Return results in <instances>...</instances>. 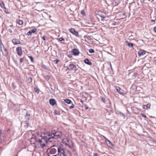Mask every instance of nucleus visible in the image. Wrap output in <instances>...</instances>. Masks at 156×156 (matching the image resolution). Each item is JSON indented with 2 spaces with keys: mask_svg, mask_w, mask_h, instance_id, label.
I'll return each mask as SVG.
<instances>
[{
  "mask_svg": "<svg viewBox=\"0 0 156 156\" xmlns=\"http://www.w3.org/2000/svg\"><path fill=\"white\" fill-rule=\"evenodd\" d=\"M44 136H43L42 135L40 136V138L31 139V140H36V141L33 143L35 145L36 147H44L45 146V144L44 143V142L46 143L48 141L52 142L54 141V140L55 139L51 132L44 133Z\"/></svg>",
  "mask_w": 156,
  "mask_h": 156,
  "instance_id": "1",
  "label": "nucleus"
},
{
  "mask_svg": "<svg viewBox=\"0 0 156 156\" xmlns=\"http://www.w3.org/2000/svg\"><path fill=\"white\" fill-rule=\"evenodd\" d=\"M62 142L63 144L68 147L70 148H72L73 147V145L72 141L68 138L62 139Z\"/></svg>",
  "mask_w": 156,
  "mask_h": 156,
  "instance_id": "2",
  "label": "nucleus"
},
{
  "mask_svg": "<svg viewBox=\"0 0 156 156\" xmlns=\"http://www.w3.org/2000/svg\"><path fill=\"white\" fill-rule=\"evenodd\" d=\"M67 69L68 70L70 71L73 70L75 71H76L78 70L76 66L72 63L69 64L67 67Z\"/></svg>",
  "mask_w": 156,
  "mask_h": 156,
  "instance_id": "3",
  "label": "nucleus"
},
{
  "mask_svg": "<svg viewBox=\"0 0 156 156\" xmlns=\"http://www.w3.org/2000/svg\"><path fill=\"white\" fill-rule=\"evenodd\" d=\"M51 133L55 139L60 138L61 137L62 135V133L60 131H57L53 133Z\"/></svg>",
  "mask_w": 156,
  "mask_h": 156,
  "instance_id": "4",
  "label": "nucleus"
},
{
  "mask_svg": "<svg viewBox=\"0 0 156 156\" xmlns=\"http://www.w3.org/2000/svg\"><path fill=\"white\" fill-rule=\"evenodd\" d=\"M3 47H1V50L3 54V55L5 56H7L8 55V52L7 49L4 47V45H2Z\"/></svg>",
  "mask_w": 156,
  "mask_h": 156,
  "instance_id": "5",
  "label": "nucleus"
},
{
  "mask_svg": "<svg viewBox=\"0 0 156 156\" xmlns=\"http://www.w3.org/2000/svg\"><path fill=\"white\" fill-rule=\"evenodd\" d=\"M116 89L118 92L120 94L123 95L125 94V93L124 92L123 90L119 87H116Z\"/></svg>",
  "mask_w": 156,
  "mask_h": 156,
  "instance_id": "6",
  "label": "nucleus"
},
{
  "mask_svg": "<svg viewBox=\"0 0 156 156\" xmlns=\"http://www.w3.org/2000/svg\"><path fill=\"white\" fill-rule=\"evenodd\" d=\"M16 50L18 55L19 56H21L23 53L21 48L20 47H18L16 48Z\"/></svg>",
  "mask_w": 156,
  "mask_h": 156,
  "instance_id": "7",
  "label": "nucleus"
},
{
  "mask_svg": "<svg viewBox=\"0 0 156 156\" xmlns=\"http://www.w3.org/2000/svg\"><path fill=\"white\" fill-rule=\"evenodd\" d=\"M73 53L75 55H79V52L78 49L74 48L73 50Z\"/></svg>",
  "mask_w": 156,
  "mask_h": 156,
  "instance_id": "8",
  "label": "nucleus"
},
{
  "mask_svg": "<svg viewBox=\"0 0 156 156\" xmlns=\"http://www.w3.org/2000/svg\"><path fill=\"white\" fill-rule=\"evenodd\" d=\"M138 54L139 56L143 55L145 54V52L144 50H139L138 52Z\"/></svg>",
  "mask_w": 156,
  "mask_h": 156,
  "instance_id": "9",
  "label": "nucleus"
},
{
  "mask_svg": "<svg viewBox=\"0 0 156 156\" xmlns=\"http://www.w3.org/2000/svg\"><path fill=\"white\" fill-rule=\"evenodd\" d=\"M12 42L14 44H19L20 43L19 40L16 39H13Z\"/></svg>",
  "mask_w": 156,
  "mask_h": 156,
  "instance_id": "10",
  "label": "nucleus"
},
{
  "mask_svg": "<svg viewBox=\"0 0 156 156\" xmlns=\"http://www.w3.org/2000/svg\"><path fill=\"white\" fill-rule=\"evenodd\" d=\"M50 104L52 105H54L55 103V101L54 99H51L49 100Z\"/></svg>",
  "mask_w": 156,
  "mask_h": 156,
  "instance_id": "11",
  "label": "nucleus"
},
{
  "mask_svg": "<svg viewBox=\"0 0 156 156\" xmlns=\"http://www.w3.org/2000/svg\"><path fill=\"white\" fill-rule=\"evenodd\" d=\"M126 44L130 48H133V43H129L127 41H126Z\"/></svg>",
  "mask_w": 156,
  "mask_h": 156,
  "instance_id": "12",
  "label": "nucleus"
},
{
  "mask_svg": "<svg viewBox=\"0 0 156 156\" xmlns=\"http://www.w3.org/2000/svg\"><path fill=\"white\" fill-rule=\"evenodd\" d=\"M84 62L88 65H91V62L87 58H86L85 59Z\"/></svg>",
  "mask_w": 156,
  "mask_h": 156,
  "instance_id": "13",
  "label": "nucleus"
},
{
  "mask_svg": "<svg viewBox=\"0 0 156 156\" xmlns=\"http://www.w3.org/2000/svg\"><path fill=\"white\" fill-rule=\"evenodd\" d=\"M150 106V105L149 104H148L146 105H144L143 106V108L147 109L148 108H149Z\"/></svg>",
  "mask_w": 156,
  "mask_h": 156,
  "instance_id": "14",
  "label": "nucleus"
},
{
  "mask_svg": "<svg viewBox=\"0 0 156 156\" xmlns=\"http://www.w3.org/2000/svg\"><path fill=\"white\" fill-rule=\"evenodd\" d=\"M98 14L101 17H105L106 14L105 13H103L101 14L100 12H99Z\"/></svg>",
  "mask_w": 156,
  "mask_h": 156,
  "instance_id": "15",
  "label": "nucleus"
},
{
  "mask_svg": "<svg viewBox=\"0 0 156 156\" xmlns=\"http://www.w3.org/2000/svg\"><path fill=\"white\" fill-rule=\"evenodd\" d=\"M17 23L20 25H21L23 24V22L22 20H18Z\"/></svg>",
  "mask_w": 156,
  "mask_h": 156,
  "instance_id": "16",
  "label": "nucleus"
},
{
  "mask_svg": "<svg viewBox=\"0 0 156 156\" xmlns=\"http://www.w3.org/2000/svg\"><path fill=\"white\" fill-rule=\"evenodd\" d=\"M75 31V30L73 28H71L69 30V31L73 34Z\"/></svg>",
  "mask_w": 156,
  "mask_h": 156,
  "instance_id": "17",
  "label": "nucleus"
},
{
  "mask_svg": "<svg viewBox=\"0 0 156 156\" xmlns=\"http://www.w3.org/2000/svg\"><path fill=\"white\" fill-rule=\"evenodd\" d=\"M65 101L66 103L68 104H70L72 102L71 100L69 99H65Z\"/></svg>",
  "mask_w": 156,
  "mask_h": 156,
  "instance_id": "18",
  "label": "nucleus"
},
{
  "mask_svg": "<svg viewBox=\"0 0 156 156\" xmlns=\"http://www.w3.org/2000/svg\"><path fill=\"white\" fill-rule=\"evenodd\" d=\"M74 35H75L76 36L78 37L79 36V34L78 32L76 31L73 34Z\"/></svg>",
  "mask_w": 156,
  "mask_h": 156,
  "instance_id": "19",
  "label": "nucleus"
},
{
  "mask_svg": "<svg viewBox=\"0 0 156 156\" xmlns=\"http://www.w3.org/2000/svg\"><path fill=\"white\" fill-rule=\"evenodd\" d=\"M30 115L27 114L25 115V118L27 120H29L30 119Z\"/></svg>",
  "mask_w": 156,
  "mask_h": 156,
  "instance_id": "20",
  "label": "nucleus"
},
{
  "mask_svg": "<svg viewBox=\"0 0 156 156\" xmlns=\"http://www.w3.org/2000/svg\"><path fill=\"white\" fill-rule=\"evenodd\" d=\"M37 29L36 28L30 30L32 33H35L37 31Z\"/></svg>",
  "mask_w": 156,
  "mask_h": 156,
  "instance_id": "21",
  "label": "nucleus"
},
{
  "mask_svg": "<svg viewBox=\"0 0 156 156\" xmlns=\"http://www.w3.org/2000/svg\"><path fill=\"white\" fill-rule=\"evenodd\" d=\"M90 53H92L94 52V51L92 49H90L89 50Z\"/></svg>",
  "mask_w": 156,
  "mask_h": 156,
  "instance_id": "22",
  "label": "nucleus"
},
{
  "mask_svg": "<svg viewBox=\"0 0 156 156\" xmlns=\"http://www.w3.org/2000/svg\"><path fill=\"white\" fill-rule=\"evenodd\" d=\"M32 33L30 30L27 33V35L28 36H30L32 34Z\"/></svg>",
  "mask_w": 156,
  "mask_h": 156,
  "instance_id": "23",
  "label": "nucleus"
},
{
  "mask_svg": "<svg viewBox=\"0 0 156 156\" xmlns=\"http://www.w3.org/2000/svg\"><path fill=\"white\" fill-rule=\"evenodd\" d=\"M28 81L29 83H31L32 81V79L31 77H29L28 79Z\"/></svg>",
  "mask_w": 156,
  "mask_h": 156,
  "instance_id": "24",
  "label": "nucleus"
},
{
  "mask_svg": "<svg viewBox=\"0 0 156 156\" xmlns=\"http://www.w3.org/2000/svg\"><path fill=\"white\" fill-rule=\"evenodd\" d=\"M28 57L31 60V61L32 62H33V58L31 56H29Z\"/></svg>",
  "mask_w": 156,
  "mask_h": 156,
  "instance_id": "25",
  "label": "nucleus"
},
{
  "mask_svg": "<svg viewBox=\"0 0 156 156\" xmlns=\"http://www.w3.org/2000/svg\"><path fill=\"white\" fill-rule=\"evenodd\" d=\"M74 107V105L73 104H72L71 106L69 107V108L70 109H71L72 108H73Z\"/></svg>",
  "mask_w": 156,
  "mask_h": 156,
  "instance_id": "26",
  "label": "nucleus"
},
{
  "mask_svg": "<svg viewBox=\"0 0 156 156\" xmlns=\"http://www.w3.org/2000/svg\"><path fill=\"white\" fill-rule=\"evenodd\" d=\"M53 154H51L50 153H48V156H49V155L51 156H54L56 155V156H58L57 155H53Z\"/></svg>",
  "mask_w": 156,
  "mask_h": 156,
  "instance_id": "27",
  "label": "nucleus"
},
{
  "mask_svg": "<svg viewBox=\"0 0 156 156\" xmlns=\"http://www.w3.org/2000/svg\"><path fill=\"white\" fill-rule=\"evenodd\" d=\"M24 58H20V62H23L24 61Z\"/></svg>",
  "mask_w": 156,
  "mask_h": 156,
  "instance_id": "28",
  "label": "nucleus"
},
{
  "mask_svg": "<svg viewBox=\"0 0 156 156\" xmlns=\"http://www.w3.org/2000/svg\"><path fill=\"white\" fill-rule=\"evenodd\" d=\"M59 41H64V39L62 37H60L59 38Z\"/></svg>",
  "mask_w": 156,
  "mask_h": 156,
  "instance_id": "29",
  "label": "nucleus"
},
{
  "mask_svg": "<svg viewBox=\"0 0 156 156\" xmlns=\"http://www.w3.org/2000/svg\"><path fill=\"white\" fill-rule=\"evenodd\" d=\"M59 62V60L58 59L55 60L54 61V62L55 63V64H57L58 63V62Z\"/></svg>",
  "mask_w": 156,
  "mask_h": 156,
  "instance_id": "30",
  "label": "nucleus"
},
{
  "mask_svg": "<svg viewBox=\"0 0 156 156\" xmlns=\"http://www.w3.org/2000/svg\"><path fill=\"white\" fill-rule=\"evenodd\" d=\"M105 17H101V20L102 21H104L105 20Z\"/></svg>",
  "mask_w": 156,
  "mask_h": 156,
  "instance_id": "31",
  "label": "nucleus"
},
{
  "mask_svg": "<svg viewBox=\"0 0 156 156\" xmlns=\"http://www.w3.org/2000/svg\"><path fill=\"white\" fill-rule=\"evenodd\" d=\"M141 115L142 116V117H143L144 118H146L147 117L146 115H144L143 114H141Z\"/></svg>",
  "mask_w": 156,
  "mask_h": 156,
  "instance_id": "32",
  "label": "nucleus"
},
{
  "mask_svg": "<svg viewBox=\"0 0 156 156\" xmlns=\"http://www.w3.org/2000/svg\"><path fill=\"white\" fill-rule=\"evenodd\" d=\"M154 31L156 33V27H155L154 28Z\"/></svg>",
  "mask_w": 156,
  "mask_h": 156,
  "instance_id": "33",
  "label": "nucleus"
},
{
  "mask_svg": "<svg viewBox=\"0 0 156 156\" xmlns=\"http://www.w3.org/2000/svg\"><path fill=\"white\" fill-rule=\"evenodd\" d=\"M45 36H44L42 37V39L44 41H45L46 40V39L45 38Z\"/></svg>",
  "mask_w": 156,
  "mask_h": 156,
  "instance_id": "34",
  "label": "nucleus"
},
{
  "mask_svg": "<svg viewBox=\"0 0 156 156\" xmlns=\"http://www.w3.org/2000/svg\"><path fill=\"white\" fill-rule=\"evenodd\" d=\"M8 31H9V32H10V33H12V30L11 29H8Z\"/></svg>",
  "mask_w": 156,
  "mask_h": 156,
  "instance_id": "35",
  "label": "nucleus"
},
{
  "mask_svg": "<svg viewBox=\"0 0 156 156\" xmlns=\"http://www.w3.org/2000/svg\"><path fill=\"white\" fill-rule=\"evenodd\" d=\"M1 136H4L3 134L1 132V130H0V136H1Z\"/></svg>",
  "mask_w": 156,
  "mask_h": 156,
  "instance_id": "36",
  "label": "nucleus"
},
{
  "mask_svg": "<svg viewBox=\"0 0 156 156\" xmlns=\"http://www.w3.org/2000/svg\"><path fill=\"white\" fill-rule=\"evenodd\" d=\"M85 109L86 110H87V109H88V107L87 106H86L85 107Z\"/></svg>",
  "mask_w": 156,
  "mask_h": 156,
  "instance_id": "37",
  "label": "nucleus"
},
{
  "mask_svg": "<svg viewBox=\"0 0 156 156\" xmlns=\"http://www.w3.org/2000/svg\"><path fill=\"white\" fill-rule=\"evenodd\" d=\"M94 156H97L98 154L96 153H94Z\"/></svg>",
  "mask_w": 156,
  "mask_h": 156,
  "instance_id": "38",
  "label": "nucleus"
},
{
  "mask_svg": "<svg viewBox=\"0 0 156 156\" xmlns=\"http://www.w3.org/2000/svg\"><path fill=\"white\" fill-rule=\"evenodd\" d=\"M81 13L82 14H83V13H84V12L83 10H82L81 11Z\"/></svg>",
  "mask_w": 156,
  "mask_h": 156,
  "instance_id": "39",
  "label": "nucleus"
},
{
  "mask_svg": "<svg viewBox=\"0 0 156 156\" xmlns=\"http://www.w3.org/2000/svg\"><path fill=\"white\" fill-rule=\"evenodd\" d=\"M108 141L109 142V143L111 145H113V144H112V143L110 141H109V140H108Z\"/></svg>",
  "mask_w": 156,
  "mask_h": 156,
  "instance_id": "40",
  "label": "nucleus"
},
{
  "mask_svg": "<svg viewBox=\"0 0 156 156\" xmlns=\"http://www.w3.org/2000/svg\"><path fill=\"white\" fill-rule=\"evenodd\" d=\"M151 21L152 22H155V20H151Z\"/></svg>",
  "mask_w": 156,
  "mask_h": 156,
  "instance_id": "41",
  "label": "nucleus"
},
{
  "mask_svg": "<svg viewBox=\"0 0 156 156\" xmlns=\"http://www.w3.org/2000/svg\"><path fill=\"white\" fill-rule=\"evenodd\" d=\"M47 78H48V79H49L50 77H49V76H47Z\"/></svg>",
  "mask_w": 156,
  "mask_h": 156,
  "instance_id": "42",
  "label": "nucleus"
},
{
  "mask_svg": "<svg viewBox=\"0 0 156 156\" xmlns=\"http://www.w3.org/2000/svg\"><path fill=\"white\" fill-rule=\"evenodd\" d=\"M155 62L156 63V59L155 60Z\"/></svg>",
  "mask_w": 156,
  "mask_h": 156,
  "instance_id": "43",
  "label": "nucleus"
},
{
  "mask_svg": "<svg viewBox=\"0 0 156 156\" xmlns=\"http://www.w3.org/2000/svg\"><path fill=\"white\" fill-rule=\"evenodd\" d=\"M35 91L36 92H37V90H35Z\"/></svg>",
  "mask_w": 156,
  "mask_h": 156,
  "instance_id": "44",
  "label": "nucleus"
},
{
  "mask_svg": "<svg viewBox=\"0 0 156 156\" xmlns=\"http://www.w3.org/2000/svg\"><path fill=\"white\" fill-rule=\"evenodd\" d=\"M102 100H103V101L104 102H105V101H104V100H103V99H102Z\"/></svg>",
  "mask_w": 156,
  "mask_h": 156,
  "instance_id": "45",
  "label": "nucleus"
},
{
  "mask_svg": "<svg viewBox=\"0 0 156 156\" xmlns=\"http://www.w3.org/2000/svg\"><path fill=\"white\" fill-rule=\"evenodd\" d=\"M113 25H115V24H113Z\"/></svg>",
  "mask_w": 156,
  "mask_h": 156,
  "instance_id": "46",
  "label": "nucleus"
},
{
  "mask_svg": "<svg viewBox=\"0 0 156 156\" xmlns=\"http://www.w3.org/2000/svg\"><path fill=\"white\" fill-rule=\"evenodd\" d=\"M37 135H38V136H39V135H38V134H37Z\"/></svg>",
  "mask_w": 156,
  "mask_h": 156,
  "instance_id": "47",
  "label": "nucleus"
},
{
  "mask_svg": "<svg viewBox=\"0 0 156 156\" xmlns=\"http://www.w3.org/2000/svg\"><path fill=\"white\" fill-rule=\"evenodd\" d=\"M123 15H125V14H123Z\"/></svg>",
  "mask_w": 156,
  "mask_h": 156,
  "instance_id": "48",
  "label": "nucleus"
},
{
  "mask_svg": "<svg viewBox=\"0 0 156 156\" xmlns=\"http://www.w3.org/2000/svg\"><path fill=\"white\" fill-rule=\"evenodd\" d=\"M2 3L3 4H4V3H3V2H2Z\"/></svg>",
  "mask_w": 156,
  "mask_h": 156,
  "instance_id": "49",
  "label": "nucleus"
},
{
  "mask_svg": "<svg viewBox=\"0 0 156 156\" xmlns=\"http://www.w3.org/2000/svg\"><path fill=\"white\" fill-rule=\"evenodd\" d=\"M1 139H2V140H3V139H2V138H1Z\"/></svg>",
  "mask_w": 156,
  "mask_h": 156,
  "instance_id": "50",
  "label": "nucleus"
}]
</instances>
